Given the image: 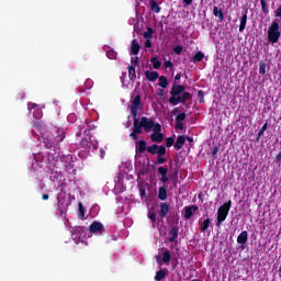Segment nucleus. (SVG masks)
<instances>
[{"label":"nucleus","instance_id":"f257e3e1","mask_svg":"<svg viewBox=\"0 0 281 281\" xmlns=\"http://www.w3.org/2000/svg\"><path fill=\"white\" fill-rule=\"evenodd\" d=\"M32 135L42 137L46 148H57L61 142H65L67 131L61 127L45 125L44 123L37 122L33 125Z\"/></svg>","mask_w":281,"mask_h":281},{"label":"nucleus","instance_id":"f03ea898","mask_svg":"<svg viewBox=\"0 0 281 281\" xmlns=\"http://www.w3.org/2000/svg\"><path fill=\"white\" fill-rule=\"evenodd\" d=\"M58 159V154H53L52 151L34 154L29 170L37 172V170H42V168H47L50 175H58V167H56Z\"/></svg>","mask_w":281,"mask_h":281},{"label":"nucleus","instance_id":"7ed1b4c3","mask_svg":"<svg viewBox=\"0 0 281 281\" xmlns=\"http://www.w3.org/2000/svg\"><path fill=\"white\" fill-rule=\"evenodd\" d=\"M156 126L157 123H155V120L143 116L140 120L134 121V130L130 136L133 139H137V135H140L142 128H144L146 133H150L151 131L155 132Z\"/></svg>","mask_w":281,"mask_h":281},{"label":"nucleus","instance_id":"20e7f679","mask_svg":"<svg viewBox=\"0 0 281 281\" xmlns=\"http://www.w3.org/2000/svg\"><path fill=\"white\" fill-rule=\"evenodd\" d=\"M186 100H190V93L186 92V87L175 83L171 89V98L169 99L170 104L177 106V104H181Z\"/></svg>","mask_w":281,"mask_h":281},{"label":"nucleus","instance_id":"39448f33","mask_svg":"<svg viewBox=\"0 0 281 281\" xmlns=\"http://www.w3.org/2000/svg\"><path fill=\"white\" fill-rule=\"evenodd\" d=\"M281 36V20L274 19L268 29V41L278 43Z\"/></svg>","mask_w":281,"mask_h":281},{"label":"nucleus","instance_id":"423d86ee","mask_svg":"<svg viewBox=\"0 0 281 281\" xmlns=\"http://www.w3.org/2000/svg\"><path fill=\"white\" fill-rule=\"evenodd\" d=\"M229 210H232V200H228L226 203L221 205L217 210V222L216 226L221 227L223 223L227 220V216L229 215Z\"/></svg>","mask_w":281,"mask_h":281},{"label":"nucleus","instance_id":"0eeeda50","mask_svg":"<svg viewBox=\"0 0 281 281\" xmlns=\"http://www.w3.org/2000/svg\"><path fill=\"white\" fill-rule=\"evenodd\" d=\"M131 109V114L134 117V122H137V120H139V116L137 115L139 113V111H142V97L136 95L133 101L132 104L130 105Z\"/></svg>","mask_w":281,"mask_h":281},{"label":"nucleus","instance_id":"6e6552de","mask_svg":"<svg viewBox=\"0 0 281 281\" xmlns=\"http://www.w3.org/2000/svg\"><path fill=\"white\" fill-rule=\"evenodd\" d=\"M80 146L86 150H91V148L95 150L98 148V140L93 136H86L81 139Z\"/></svg>","mask_w":281,"mask_h":281},{"label":"nucleus","instance_id":"1a4fd4ad","mask_svg":"<svg viewBox=\"0 0 281 281\" xmlns=\"http://www.w3.org/2000/svg\"><path fill=\"white\" fill-rule=\"evenodd\" d=\"M60 160L64 162L66 172H68V175H71V176L76 175V168H74V156L66 155V156H63Z\"/></svg>","mask_w":281,"mask_h":281},{"label":"nucleus","instance_id":"9d476101","mask_svg":"<svg viewBox=\"0 0 281 281\" xmlns=\"http://www.w3.org/2000/svg\"><path fill=\"white\" fill-rule=\"evenodd\" d=\"M147 153H150V155H158V159L160 164H164V158H161L162 155H166V147L159 146V145H151L147 147Z\"/></svg>","mask_w":281,"mask_h":281},{"label":"nucleus","instance_id":"9b49d317","mask_svg":"<svg viewBox=\"0 0 281 281\" xmlns=\"http://www.w3.org/2000/svg\"><path fill=\"white\" fill-rule=\"evenodd\" d=\"M133 171V162L126 160L119 166V177H128V173Z\"/></svg>","mask_w":281,"mask_h":281},{"label":"nucleus","instance_id":"f8f14e48","mask_svg":"<svg viewBox=\"0 0 281 281\" xmlns=\"http://www.w3.org/2000/svg\"><path fill=\"white\" fill-rule=\"evenodd\" d=\"M85 236H87V234L85 233V227L82 226H76L72 229V234H71V238L72 240H75V243H80V240H82V238H85Z\"/></svg>","mask_w":281,"mask_h":281},{"label":"nucleus","instance_id":"ddd939ff","mask_svg":"<svg viewBox=\"0 0 281 281\" xmlns=\"http://www.w3.org/2000/svg\"><path fill=\"white\" fill-rule=\"evenodd\" d=\"M150 139L153 142H158V143L164 142V134H161V125L159 123H156V126L154 127V132L150 135Z\"/></svg>","mask_w":281,"mask_h":281},{"label":"nucleus","instance_id":"4468645a","mask_svg":"<svg viewBox=\"0 0 281 281\" xmlns=\"http://www.w3.org/2000/svg\"><path fill=\"white\" fill-rule=\"evenodd\" d=\"M90 232H91V234H98L99 236H102V234L104 232V226L100 222H93L90 225Z\"/></svg>","mask_w":281,"mask_h":281},{"label":"nucleus","instance_id":"2eb2a0df","mask_svg":"<svg viewBox=\"0 0 281 281\" xmlns=\"http://www.w3.org/2000/svg\"><path fill=\"white\" fill-rule=\"evenodd\" d=\"M27 109L29 111H32V109H34L33 117H35V120H41V117H43V110H41L38 105H36V103H29Z\"/></svg>","mask_w":281,"mask_h":281},{"label":"nucleus","instance_id":"dca6fc26","mask_svg":"<svg viewBox=\"0 0 281 281\" xmlns=\"http://www.w3.org/2000/svg\"><path fill=\"white\" fill-rule=\"evenodd\" d=\"M168 214H170V203L161 202L160 210L158 211V216H160V218H166Z\"/></svg>","mask_w":281,"mask_h":281},{"label":"nucleus","instance_id":"f3484780","mask_svg":"<svg viewBox=\"0 0 281 281\" xmlns=\"http://www.w3.org/2000/svg\"><path fill=\"white\" fill-rule=\"evenodd\" d=\"M114 188L119 190V192H126V186L124 184V178L116 177L114 178Z\"/></svg>","mask_w":281,"mask_h":281},{"label":"nucleus","instance_id":"a211bd4d","mask_svg":"<svg viewBox=\"0 0 281 281\" xmlns=\"http://www.w3.org/2000/svg\"><path fill=\"white\" fill-rule=\"evenodd\" d=\"M177 238H179V226H172L169 231V243H177Z\"/></svg>","mask_w":281,"mask_h":281},{"label":"nucleus","instance_id":"6ab92c4d","mask_svg":"<svg viewBox=\"0 0 281 281\" xmlns=\"http://www.w3.org/2000/svg\"><path fill=\"white\" fill-rule=\"evenodd\" d=\"M199 211V206L198 205H191V206H187L184 209V218L190 220L191 216H194V212Z\"/></svg>","mask_w":281,"mask_h":281},{"label":"nucleus","instance_id":"aec40b11","mask_svg":"<svg viewBox=\"0 0 281 281\" xmlns=\"http://www.w3.org/2000/svg\"><path fill=\"white\" fill-rule=\"evenodd\" d=\"M247 240H249V234L247 231H243L237 237V243L238 245H247Z\"/></svg>","mask_w":281,"mask_h":281},{"label":"nucleus","instance_id":"412c9836","mask_svg":"<svg viewBox=\"0 0 281 281\" xmlns=\"http://www.w3.org/2000/svg\"><path fill=\"white\" fill-rule=\"evenodd\" d=\"M170 260H172V255L170 250L166 248L165 251L162 252L161 262H164V265H170Z\"/></svg>","mask_w":281,"mask_h":281},{"label":"nucleus","instance_id":"4be33fe9","mask_svg":"<svg viewBox=\"0 0 281 281\" xmlns=\"http://www.w3.org/2000/svg\"><path fill=\"white\" fill-rule=\"evenodd\" d=\"M145 77H146L147 80H149L150 82H155V80H157V78H159V72H158V71L146 70V71H145Z\"/></svg>","mask_w":281,"mask_h":281},{"label":"nucleus","instance_id":"5701e85b","mask_svg":"<svg viewBox=\"0 0 281 281\" xmlns=\"http://www.w3.org/2000/svg\"><path fill=\"white\" fill-rule=\"evenodd\" d=\"M213 14L218 19L220 23L225 21V14H223V10L218 9V7L213 8Z\"/></svg>","mask_w":281,"mask_h":281},{"label":"nucleus","instance_id":"b1692460","mask_svg":"<svg viewBox=\"0 0 281 281\" xmlns=\"http://www.w3.org/2000/svg\"><path fill=\"white\" fill-rule=\"evenodd\" d=\"M168 276V270L167 269H160L156 272L154 280L155 281H161Z\"/></svg>","mask_w":281,"mask_h":281},{"label":"nucleus","instance_id":"393cba45","mask_svg":"<svg viewBox=\"0 0 281 281\" xmlns=\"http://www.w3.org/2000/svg\"><path fill=\"white\" fill-rule=\"evenodd\" d=\"M139 49H142V46H139V43H137V40H134L131 46V54L133 56H137V54H139Z\"/></svg>","mask_w":281,"mask_h":281},{"label":"nucleus","instance_id":"a878e982","mask_svg":"<svg viewBox=\"0 0 281 281\" xmlns=\"http://www.w3.org/2000/svg\"><path fill=\"white\" fill-rule=\"evenodd\" d=\"M149 5L151 12H155L156 14H159V12H161V7H159V3H157L155 0H150Z\"/></svg>","mask_w":281,"mask_h":281},{"label":"nucleus","instance_id":"bb28decb","mask_svg":"<svg viewBox=\"0 0 281 281\" xmlns=\"http://www.w3.org/2000/svg\"><path fill=\"white\" fill-rule=\"evenodd\" d=\"M183 144H186V136H178L175 144L176 150H181V148H183Z\"/></svg>","mask_w":281,"mask_h":281},{"label":"nucleus","instance_id":"cd10ccee","mask_svg":"<svg viewBox=\"0 0 281 281\" xmlns=\"http://www.w3.org/2000/svg\"><path fill=\"white\" fill-rule=\"evenodd\" d=\"M158 199L160 201H166L168 199V191L166 190L165 187H160L159 188Z\"/></svg>","mask_w":281,"mask_h":281},{"label":"nucleus","instance_id":"c85d7f7f","mask_svg":"<svg viewBox=\"0 0 281 281\" xmlns=\"http://www.w3.org/2000/svg\"><path fill=\"white\" fill-rule=\"evenodd\" d=\"M245 27H247V12H245L240 19L239 32H245Z\"/></svg>","mask_w":281,"mask_h":281},{"label":"nucleus","instance_id":"c756f323","mask_svg":"<svg viewBox=\"0 0 281 281\" xmlns=\"http://www.w3.org/2000/svg\"><path fill=\"white\" fill-rule=\"evenodd\" d=\"M128 77L132 82H135L137 75L135 72V66H128Z\"/></svg>","mask_w":281,"mask_h":281},{"label":"nucleus","instance_id":"7c9ffc66","mask_svg":"<svg viewBox=\"0 0 281 281\" xmlns=\"http://www.w3.org/2000/svg\"><path fill=\"white\" fill-rule=\"evenodd\" d=\"M158 80H159V87H161L162 89H168V85H169V82H168V78H166V76H160L159 78H158Z\"/></svg>","mask_w":281,"mask_h":281},{"label":"nucleus","instance_id":"2f4dec72","mask_svg":"<svg viewBox=\"0 0 281 281\" xmlns=\"http://www.w3.org/2000/svg\"><path fill=\"white\" fill-rule=\"evenodd\" d=\"M210 218L204 220L200 225V232H207L210 229Z\"/></svg>","mask_w":281,"mask_h":281},{"label":"nucleus","instance_id":"473e14b6","mask_svg":"<svg viewBox=\"0 0 281 281\" xmlns=\"http://www.w3.org/2000/svg\"><path fill=\"white\" fill-rule=\"evenodd\" d=\"M268 69H269V66L266 64V61H260V64H259V74L261 76H265V74H267Z\"/></svg>","mask_w":281,"mask_h":281},{"label":"nucleus","instance_id":"72a5a7b5","mask_svg":"<svg viewBox=\"0 0 281 281\" xmlns=\"http://www.w3.org/2000/svg\"><path fill=\"white\" fill-rule=\"evenodd\" d=\"M150 63H151L154 69H160V67H161V61L159 60L158 57H151V58H150Z\"/></svg>","mask_w":281,"mask_h":281},{"label":"nucleus","instance_id":"f704fd0d","mask_svg":"<svg viewBox=\"0 0 281 281\" xmlns=\"http://www.w3.org/2000/svg\"><path fill=\"white\" fill-rule=\"evenodd\" d=\"M136 148L138 153H144L146 150V142L139 140L136 143Z\"/></svg>","mask_w":281,"mask_h":281},{"label":"nucleus","instance_id":"c9c22d12","mask_svg":"<svg viewBox=\"0 0 281 281\" xmlns=\"http://www.w3.org/2000/svg\"><path fill=\"white\" fill-rule=\"evenodd\" d=\"M139 194L142 199H146V188H148V184H139Z\"/></svg>","mask_w":281,"mask_h":281},{"label":"nucleus","instance_id":"e433bc0d","mask_svg":"<svg viewBox=\"0 0 281 281\" xmlns=\"http://www.w3.org/2000/svg\"><path fill=\"white\" fill-rule=\"evenodd\" d=\"M148 218L151 221L153 227H155V223H157V214H155L154 211H149Z\"/></svg>","mask_w":281,"mask_h":281},{"label":"nucleus","instance_id":"4c0bfd02","mask_svg":"<svg viewBox=\"0 0 281 281\" xmlns=\"http://www.w3.org/2000/svg\"><path fill=\"white\" fill-rule=\"evenodd\" d=\"M106 57L110 58V60H115V58H117V53L115 50H108L106 52Z\"/></svg>","mask_w":281,"mask_h":281},{"label":"nucleus","instance_id":"58836bf2","mask_svg":"<svg viewBox=\"0 0 281 281\" xmlns=\"http://www.w3.org/2000/svg\"><path fill=\"white\" fill-rule=\"evenodd\" d=\"M205 55H203L201 52L196 53L193 57V63H201L203 60Z\"/></svg>","mask_w":281,"mask_h":281},{"label":"nucleus","instance_id":"ea45409f","mask_svg":"<svg viewBox=\"0 0 281 281\" xmlns=\"http://www.w3.org/2000/svg\"><path fill=\"white\" fill-rule=\"evenodd\" d=\"M175 145V137H168L167 139H166V146H167V148H170L171 146H173Z\"/></svg>","mask_w":281,"mask_h":281},{"label":"nucleus","instance_id":"a19ab883","mask_svg":"<svg viewBox=\"0 0 281 281\" xmlns=\"http://www.w3.org/2000/svg\"><path fill=\"white\" fill-rule=\"evenodd\" d=\"M139 65V58L132 57L130 67H137Z\"/></svg>","mask_w":281,"mask_h":281},{"label":"nucleus","instance_id":"79ce46f5","mask_svg":"<svg viewBox=\"0 0 281 281\" xmlns=\"http://www.w3.org/2000/svg\"><path fill=\"white\" fill-rule=\"evenodd\" d=\"M175 54H178V56H181V53L183 52V46L178 45L173 48Z\"/></svg>","mask_w":281,"mask_h":281},{"label":"nucleus","instance_id":"37998d69","mask_svg":"<svg viewBox=\"0 0 281 281\" xmlns=\"http://www.w3.org/2000/svg\"><path fill=\"white\" fill-rule=\"evenodd\" d=\"M274 16L278 21H281V5L274 10Z\"/></svg>","mask_w":281,"mask_h":281},{"label":"nucleus","instance_id":"c03bdc74","mask_svg":"<svg viewBox=\"0 0 281 281\" xmlns=\"http://www.w3.org/2000/svg\"><path fill=\"white\" fill-rule=\"evenodd\" d=\"M93 87V80L87 79L85 82V88L86 89H91Z\"/></svg>","mask_w":281,"mask_h":281},{"label":"nucleus","instance_id":"a18cd8bd","mask_svg":"<svg viewBox=\"0 0 281 281\" xmlns=\"http://www.w3.org/2000/svg\"><path fill=\"white\" fill-rule=\"evenodd\" d=\"M186 120V113H180L176 117V122H183Z\"/></svg>","mask_w":281,"mask_h":281},{"label":"nucleus","instance_id":"49530a36","mask_svg":"<svg viewBox=\"0 0 281 281\" xmlns=\"http://www.w3.org/2000/svg\"><path fill=\"white\" fill-rule=\"evenodd\" d=\"M265 131H267V123L258 132V137H262V135H265Z\"/></svg>","mask_w":281,"mask_h":281},{"label":"nucleus","instance_id":"de8ad7c7","mask_svg":"<svg viewBox=\"0 0 281 281\" xmlns=\"http://www.w3.org/2000/svg\"><path fill=\"white\" fill-rule=\"evenodd\" d=\"M158 172H160L161 177H166L167 172H168V169H166L165 167H160L158 169Z\"/></svg>","mask_w":281,"mask_h":281},{"label":"nucleus","instance_id":"09e8293b","mask_svg":"<svg viewBox=\"0 0 281 281\" xmlns=\"http://www.w3.org/2000/svg\"><path fill=\"white\" fill-rule=\"evenodd\" d=\"M171 266L173 269H177V267L179 266V259L178 258H173L171 260Z\"/></svg>","mask_w":281,"mask_h":281},{"label":"nucleus","instance_id":"8fccbe9b","mask_svg":"<svg viewBox=\"0 0 281 281\" xmlns=\"http://www.w3.org/2000/svg\"><path fill=\"white\" fill-rule=\"evenodd\" d=\"M176 128L178 131H183V122L176 121Z\"/></svg>","mask_w":281,"mask_h":281},{"label":"nucleus","instance_id":"3c124183","mask_svg":"<svg viewBox=\"0 0 281 281\" xmlns=\"http://www.w3.org/2000/svg\"><path fill=\"white\" fill-rule=\"evenodd\" d=\"M78 205H79L80 216H81L82 218H85V206H82L81 202H80Z\"/></svg>","mask_w":281,"mask_h":281},{"label":"nucleus","instance_id":"603ef678","mask_svg":"<svg viewBox=\"0 0 281 281\" xmlns=\"http://www.w3.org/2000/svg\"><path fill=\"white\" fill-rule=\"evenodd\" d=\"M192 1H194V0H182V3L184 4L183 7L188 8V7L192 5Z\"/></svg>","mask_w":281,"mask_h":281},{"label":"nucleus","instance_id":"864d4df0","mask_svg":"<svg viewBox=\"0 0 281 281\" xmlns=\"http://www.w3.org/2000/svg\"><path fill=\"white\" fill-rule=\"evenodd\" d=\"M172 67H173L172 61H170V60L165 61L166 69H172Z\"/></svg>","mask_w":281,"mask_h":281},{"label":"nucleus","instance_id":"5fc2aeb1","mask_svg":"<svg viewBox=\"0 0 281 281\" xmlns=\"http://www.w3.org/2000/svg\"><path fill=\"white\" fill-rule=\"evenodd\" d=\"M276 164H278V166H281V151L276 157Z\"/></svg>","mask_w":281,"mask_h":281},{"label":"nucleus","instance_id":"6e6d98bb","mask_svg":"<svg viewBox=\"0 0 281 281\" xmlns=\"http://www.w3.org/2000/svg\"><path fill=\"white\" fill-rule=\"evenodd\" d=\"M105 155H106V151L103 148H101L100 149V157H101V159H104Z\"/></svg>","mask_w":281,"mask_h":281},{"label":"nucleus","instance_id":"4d7b16f0","mask_svg":"<svg viewBox=\"0 0 281 281\" xmlns=\"http://www.w3.org/2000/svg\"><path fill=\"white\" fill-rule=\"evenodd\" d=\"M145 47H153V43L150 42V40H146Z\"/></svg>","mask_w":281,"mask_h":281},{"label":"nucleus","instance_id":"13d9d810","mask_svg":"<svg viewBox=\"0 0 281 281\" xmlns=\"http://www.w3.org/2000/svg\"><path fill=\"white\" fill-rule=\"evenodd\" d=\"M178 80H181V72H178L177 75H176V77H175V82H176V85H177V81Z\"/></svg>","mask_w":281,"mask_h":281},{"label":"nucleus","instance_id":"bf43d9fd","mask_svg":"<svg viewBox=\"0 0 281 281\" xmlns=\"http://www.w3.org/2000/svg\"><path fill=\"white\" fill-rule=\"evenodd\" d=\"M42 199H43V201H48V200H49V194L44 193V194L42 195Z\"/></svg>","mask_w":281,"mask_h":281},{"label":"nucleus","instance_id":"052dcab7","mask_svg":"<svg viewBox=\"0 0 281 281\" xmlns=\"http://www.w3.org/2000/svg\"><path fill=\"white\" fill-rule=\"evenodd\" d=\"M266 7H267V3L265 2V0H261V8H262V10H265Z\"/></svg>","mask_w":281,"mask_h":281},{"label":"nucleus","instance_id":"680f3d73","mask_svg":"<svg viewBox=\"0 0 281 281\" xmlns=\"http://www.w3.org/2000/svg\"><path fill=\"white\" fill-rule=\"evenodd\" d=\"M168 177H161V181H162V183H166L167 181H168Z\"/></svg>","mask_w":281,"mask_h":281},{"label":"nucleus","instance_id":"e2e57ef3","mask_svg":"<svg viewBox=\"0 0 281 281\" xmlns=\"http://www.w3.org/2000/svg\"><path fill=\"white\" fill-rule=\"evenodd\" d=\"M79 93H85V89L79 88Z\"/></svg>","mask_w":281,"mask_h":281},{"label":"nucleus","instance_id":"0e129e2a","mask_svg":"<svg viewBox=\"0 0 281 281\" xmlns=\"http://www.w3.org/2000/svg\"><path fill=\"white\" fill-rule=\"evenodd\" d=\"M74 117V114L68 115V120H71Z\"/></svg>","mask_w":281,"mask_h":281},{"label":"nucleus","instance_id":"69168bd1","mask_svg":"<svg viewBox=\"0 0 281 281\" xmlns=\"http://www.w3.org/2000/svg\"><path fill=\"white\" fill-rule=\"evenodd\" d=\"M145 38H148V33H145Z\"/></svg>","mask_w":281,"mask_h":281},{"label":"nucleus","instance_id":"338daca9","mask_svg":"<svg viewBox=\"0 0 281 281\" xmlns=\"http://www.w3.org/2000/svg\"><path fill=\"white\" fill-rule=\"evenodd\" d=\"M188 140H189V142H192V138L188 137Z\"/></svg>","mask_w":281,"mask_h":281}]
</instances>
